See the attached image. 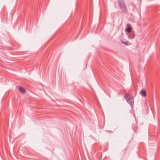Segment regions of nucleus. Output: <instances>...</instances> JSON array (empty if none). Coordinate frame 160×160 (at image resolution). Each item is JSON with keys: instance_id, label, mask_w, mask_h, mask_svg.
<instances>
[{"instance_id": "nucleus-1", "label": "nucleus", "mask_w": 160, "mask_h": 160, "mask_svg": "<svg viewBox=\"0 0 160 160\" xmlns=\"http://www.w3.org/2000/svg\"><path fill=\"white\" fill-rule=\"evenodd\" d=\"M124 97L128 104L132 107L133 105L134 99L133 96L129 93L125 95Z\"/></svg>"}, {"instance_id": "nucleus-2", "label": "nucleus", "mask_w": 160, "mask_h": 160, "mask_svg": "<svg viewBox=\"0 0 160 160\" xmlns=\"http://www.w3.org/2000/svg\"><path fill=\"white\" fill-rule=\"evenodd\" d=\"M118 2L120 8L123 12H127L128 11L127 7L123 0H118Z\"/></svg>"}, {"instance_id": "nucleus-3", "label": "nucleus", "mask_w": 160, "mask_h": 160, "mask_svg": "<svg viewBox=\"0 0 160 160\" xmlns=\"http://www.w3.org/2000/svg\"><path fill=\"white\" fill-rule=\"evenodd\" d=\"M140 94L141 95H142V96L144 97H146V91L145 90L142 89V90L140 92Z\"/></svg>"}, {"instance_id": "nucleus-4", "label": "nucleus", "mask_w": 160, "mask_h": 160, "mask_svg": "<svg viewBox=\"0 0 160 160\" xmlns=\"http://www.w3.org/2000/svg\"><path fill=\"white\" fill-rule=\"evenodd\" d=\"M19 90L20 92L22 93H24L26 92L25 89L20 86L19 87Z\"/></svg>"}, {"instance_id": "nucleus-5", "label": "nucleus", "mask_w": 160, "mask_h": 160, "mask_svg": "<svg viewBox=\"0 0 160 160\" xmlns=\"http://www.w3.org/2000/svg\"><path fill=\"white\" fill-rule=\"evenodd\" d=\"M135 34L134 32H131L129 35L128 37L129 38L132 39L134 38Z\"/></svg>"}, {"instance_id": "nucleus-6", "label": "nucleus", "mask_w": 160, "mask_h": 160, "mask_svg": "<svg viewBox=\"0 0 160 160\" xmlns=\"http://www.w3.org/2000/svg\"><path fill=\"white\" fill-rule=\"evenodd\" d=\"M131 30L132 28L130 26L127 28L126 30L128 32L130 33L131 32Z\"/></svg>"}, {"instance_id": "nucleus-7", "label": "nucleus", "mask_w": 160, "mask_h": 160, "mask_svg": "<svg viewBox=\"0 0 160 160\" xmlns=\"http://www.w3.org/2000/svg\"><path fill=\"white\" fill-rule=\"evenodd\" d=\"M124 43L126 45H128V42H124Z\"/></svg>"}, {"instance_id": "nucleus-8", "label": "nucleus", "mask_w": 160, "mask_h": 160, "mask_svg": "<svg viewBox=\"0 0 160 160\" xmlns=\"http://www.w3.org/2000/svg\"><path fill=\"white\" fill-rule=\"evenodd\" d=\"M126 151V150H124L123 151V152H125Z\"/></svg>"}, {"instance_id": "nucleus-9", "label": "nucleus", "mask_w": 160, "mask_h": 160, "mask_svg": "<svg viewBox=\"0 0 160 160\" xmlns=\"http://www.w3.org/2000/svg\"><path fill=\"white\" fill-rule=\"evenodd\" d=\"M129 24H127V26H129Z\"/></svg>"}]
</instances>
